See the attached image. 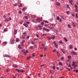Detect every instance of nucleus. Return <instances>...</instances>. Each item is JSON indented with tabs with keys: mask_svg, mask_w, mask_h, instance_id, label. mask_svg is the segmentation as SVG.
<instances>
[{
	"mask_svg": "<svg viewBox=\"0 0 78 78\" xmlns=\"http://www.w3.org/2000/svg\"><path fill=\"white\" fill-rule=\"evenodd\" d=\"M56 19L58 21H59L61 22H62V19L60 18H59V16H57L56 17Z\"/></svg>",
	"mask_w": 78,
	"mask_h": 78,
	"instance_id": "nucleus-1",
	"label": "nucleus"
},
{
	"mask_svg": "<svg viewBox=\"0 0 78 78\" xmlns=\"http://www.w3.org/2000/svg\"><path fill=\"white\" fill-rule=\"evenodd\" d=\"M53 44H54V45L55 46V47L56 48H58V44L56 43V42L54 41L53 42Z\"/></svg>",
	"mask_w": 78,
	"mask_h": 78,
	"instance_id": "nucleus-2",
	"label": "nucleus"
},
{
	"mask_svg": "<svg viewBox=\"0 0 78 78\" xmlns=\"http://www.w3.org/2000/svg\"><path fill=\"white\" fill-rule=\"evenodd\" d=\"M55 27V25L54 24H51L50 26V28L52 29L53 27Z\"/></svg>",
	"mask_w": 78,
	"mask_h": 78,
	"instance_id": "nucleus-3",
	"label": "nucleus"
},
{
	"mask_svg": "<svg viewBox=\"0 0 78 78\" xmlns=\"http://www.w3.org/2000/svg\"><path fill=\"white\" fill-rule=\"evenodd\" d=\"M43 31H49V29H47L45 27L43 28Z\"/></svg>",
	"mask_w": 78,
	"mask_h": 78,
	"instance_id": "nucleus-4",
	"label": "nucleus"
},
{
	"mask_svg": "<svg viewBox=\"0 0 78 78\" xmlns=\"http://www.w3.org/2000/svg\"><path fill=\"white\" fill-rule=\"evenodd\" d=\"M36 20L37 21H38L40 23L41 22V18L39 17H37V19H36Z\"/></svg>",
	"mask_w": 78,
	"mask_h": 78,
	"instance_id": "nucleus-5",
	"label": "nucleus"
},
{
	"mask_svg": "<svg viewBox=\"0 0 78 78\" xmlns=\"http://www.w3.org/2000/svg\"><path fill=\"white\" fill-rule=\"evenodd\" d=\"M71 53L73 55H75L76 56L77 55V53L75 51L72 52Z\"/></svg>",
	"mask_w": 78,
	"mask_h": 78,
	"instance_id": "nucleus-6",
	"label": "nucleus"
},
{
	"mask_svg": "<svg viewBox=\"0 0 78 78\" xmlns=\"http://www.w3.org/2000/svg\"><path fill=\"white\" fill-rule=\"evenodd\" d=\"M15 42V40L13 39V40H11V42L12 44H14V42Z\"/></svg>",
	"mask_w": 78,
	"mask_h": 78,
	"instance_id": "nucleus-7",
	"label": "nucleus"
},
{
	"mask_svg": "<svg viewBox=\"0 0 78 78\" xmlns=\"http://www.w3.org/2000/svg\"><path fill=\"white\" fill-rule=\"evenodd\" d=\"M17 30H15L14 31V34L15 35L17 34Z\"/></svg>",
	"mask_w": 78,
	"mask_h": 78,
	"instance_id": "nucleus-8",
	"label": "nucleus"
},
{
	"mask_svg": "<svg viewBox=\"0 0 78 78\" xmlns=\"http://www.w3.org/2000/svg\"><path fill=\"white\" fill-rule=\"evenodd\" d=\"M37 27H38L39 28L40 30H41L42 29V26L40 25H37Z\"/></svg>",
	"mask_w": 78,
	"mask_h": 78,
	"instance_id": "nucleus-9",
	"label": "nucleus"
},
{
	"mask_svg": "<svg viewBox=\"0 0 78 78\" xmlns=\"http://www.w3.org/2000/svg\"><path fill=\"white\" fill-rule=\"evenodd\" d=\"M4 57H6V58H9L10 57V56H9V55H3Z\"/></svg>",
	"mask_w": 78,
	"mask_h": 78,
	"instance_id": "nucleus-10",
	"label": "nucleus"
},
{
	"mask_svg": "<svg viewBox=\"0 0 78 78\" xmlns=\"http://www.w3.org/2000/svg\"><path fill=\"white\" fill-rule=\"evenodd\" d=\"M23 25H24L25 27H28V25L25 23H23Z\"/></svg>",
	"mask_w": 78,
	"mask_h": 78,
	"instance_id": "nucleus-11",
	"label": "nucleus"
},
{
	"mask_svg": "<svg viewBox=\"0 0 78 78\" xmlns=\"http://www.w3.org/2000/svg\"><path fill=\"white\" fill-rule=\"evenodd\" d=\"M61 51L62 52V53H64V54H66V51H63V49H61Z\"/></svg>",
	"mask_w": 78,
	"mask_h": 78,
	"instance_id": "nucleus-12",
	"label": "nucleus"
},
{
	"mask_svg": "<svg viewBox=\"0 0 78 78\" xmlns=\"http://www.w3.org/2000/svg\"><path fill=\"white\" fill-rule=\"evenodd\" d=\"M56 5H58V6H61V4H60V3L58 2H56Z\"/></svg>",
	"mask_w": 78,
	"mask_h": 78,
	"instance_id": "nucleus-13",
	"label": "nucleus"
},
{
	"mask_svg": "<svg viewBox=\"0 0 78 78\" xmlns=\"http://www.w3.org/2000/svg\"><path fill=\"white\" fill-rule=\"evenodd\" d=\"M15 70L16 71H17V72H19V73H20V70L19 69H15Z\"/></svg>",
	"mask_w": 78,
	"mask_h": 78,
	"instance_id": "nucleus-14",
	"label": "nucleus"
},
{
	"mask_svg": "<svg viewBox=\"0 0 78 78\" xmlns=\"http://www.w3.org/2000/svg\"><path fill=\"white\" fill-rule=\"evenodd\" d=\"M20 72L21 73H23V72H25V70H24L23 69L20 70Z\"/></svg>",
	"mask_w": 78,
	"mask_h": 78,
	"instance_id": "nucleus-15",
	"label": "nucleus"
},
{
	"mask_svg": "<svg viewBox=\"0 0 78 78\" xmlns=\"http://www.w3.org/2000/svg\"><path fill=\"white\" fill-rule=\"evenodd\" d=\"M23 20H21L20 21V24L22 25V24L23 23Z\"/></svg>",
	"mask_w": 78,
	"mask_h": 78,
	"instance_id": "nucleus-16",
	"label": "nucleus"
},
{
	"mask_svg": "<svg viewBox=\"0 0 78 78\" xmlns=\"http://www.w3.org/2000/svg\"><path fill=\"white\" fill-rule=\"evenodd\" d=\"M69 3L71 4V5H72V2L73 1L72 0H69Z\"/></svg>",
	"mask_w": 78,
	"mask_h": 78,
	"instance_id": "nucleus-17",
	"label": "nucleus"
},
{
	"mask_svg": "<svg viewBox=\"0 0 78 78\" xmlns=\"http://www.w3.org/2000/svg\"><path fill=\"white\" fill-rule=\"evenodd\" d=\"M75 8L76 9H78V5H75L74 6Z\"/></svg>",
	"mask_w": 78,
	"mask_h": 78,
	"instance_id": "nucleus-18",
	"label": "nucleus"
},
{
	"mask_svg": "<svg viewBox=\"0 0 78 78\" xmlns=\"http://www.w3.org/2000/svg\"><path fill=\"white\" fill-rule=\"evenodd\" d=\"M72 63L73 64H72V66H74V65L75 64V62L74 61H73L72 62Z\"/></svg>",
	"mask_w": 78,
	"mask_h": 78,
	"instance_id": "nucleus-19",
	"label": "nucleus"
},
{
	"mask_svg": "<svg viewBox=\"0 0 78 78\" xmlns=\"http://www.w3.org/2000/svg\"><path fill=\"white\" fill-rule=\"evenodd\" d=\"M8 44V42H7L6 41H5V42H3V44L4 45H5V44L6 45V44Z\"/></svg>",
	"mask_w": 78,
	"mask_h": 78,
	"instance_id": "nucleus-20",
	"label": "nucleus"
},
{
	"mask_svg": "<svg viewBox=\"0 0 78 78\" xmlns=\"http://www.w3.org/2000/svg\"><path fill=\"white\" fill-rule=\"evenodd\" d=\"M68 27H69V28L70 29L72 28V27H71V26H70V24H68Z\"/></svg>",
	"mask_w": 78,
	"mask_h": 78,
	"instance_id": "nucleus-21",
	"label": "nucleus"
},
{
	"mask_svg": "<svg viewBox=\"0 0 78 78\" xmlns=\"http://www.w3.org/2000/svg\"><path fill=\"white\" fill-rule=\"evenodd\" d=\"M68 59H70L72 58V56L70 55H69L68 57Z\"/></svg>",
	"mask_w": 78,
	"mask_h": 78,
	"instance_id": "nucleus-22",
	"label": "nucleus"
},
{
	"mask_svg": "<svg viewBox=\"0 0 78 78\" xmlns=\"http://www.w3.org/2000/svg\"><path fill=\"white\" fill-rule=\"evenodd\" d=\"M19 41V38H16V42H17Z\"/></svg>",
	"mask_w": 78,
	"mask_h": 78,
	"instance_id": "nucleus-23",
	"label": "nucleus"
},
{
	"mask_svg": "<svg viewBox=\"0 0 78 78\" xmlns=\"http://www.w3.org/2000/svg\"><path fill=\"white\" fill-rule=\"evenodd\" d=\"M13 67H15V68H16V67H17V66L16 65H13Z\"/></svg>",
	"mask_w": 78,
	"mask_h": 78,
	"instance_id": "nucleus-24",
	"label": "nucleus"
},
{
	"mask_svg": "<svg viewBox=\"0 0 78 78\" xmlns=\"http://www.w3.org/2000/svg\"><path fill=\"white\" fill-rule=\"evenodd\" d=\"M58 64H59V65H60L61 66H62V63L61 62L58 63Z\"/></svg>",
	"mask_w": 78,
	"mask_h": 78,
	"instance_id": "nucleus-25",
	"label": "nucleus"
},
{
	"mask_svg": "<svg viewBox=\"0 0 78 78\" xmlns=\"http://www.w3.org/2000/svg\"><path fill=\"white\" fill-rule=\"evenodd\" d=\"M55 35H53V37H51L52 39H55Z\"/></svg>",
	"mask_w": 78,
	"mask_h": 78,
	"instance_id": "nucleus-26",
	"label": "nucleus"
},
{
	"mask_svg": "<svg viewBox=\"0 0 78 78\" xmlns=\"http://www.w3.org/2000/svg\"><path fill=\"white\" fill-rule=\"evenodd\" d=\"M64 39L65 40V41H66V42H67L68 40L67 39H66V37H64Z\"/></svg>",
	"mask_w": 78,
	"mask_h": 78,
	"instance_id": "nucleus-27",
	"label": "nucleus"
},
{
	"mask_svg": "<svg viewBox=\"0 0 78 78\" xmlns=\"http://www.w3.org/2000/svg\"><path fill=\"white\" fill-rule=\"evenodd\" d=\"M26 24H28V25L30 24V23L29 22H28V21L26 22Z\"/></svg>",
	"mask_w": 78,
	"mask_h": 78,
	"instance_id": "nucleus-28",
	"label": "nucleus"
},
{
	"mask_svg": "<svg viewBox=\"0 0 78 78\" xmlns=\"http://www.w3.org/2000/svg\"><path fill=\"white\" fill-rule=\"evenodd\" d=\"M53 21V18H52L51 19H50V21L51 22H52V21Z\"/></svg>",
	"mask_w": 78,
	"mask_h": 78,
	"instance_id": "nucleus-29",
	"label": "nucleus"
},
{
	"mask_svg": "<svg viewBox=\"0 0 78 78\" xmlns=\"http://www.w3.org/2000/svg\"><path fill=\"white\" fill-rule=\"evenodd\" d=\"M47 36V34H43V35H42V36Z\"/></svg>",
	"mask_w": 78,
	"mask_h": 78,
	"instance_id": "nucleus-30",
	"label": "nucleus"
},
{
	"mask_svg": "<svg viewBox=\"0 0 78 78\" xmlns=\"http://www.w3.org/2000/svg\"><path fill=\"white\" fill-rule=\"evenodd\" d=\"M22 52H24V51H25V49H22L21 50Z\"/></svg>",
	"mask_w": 78,
	"mask_h": 78,
	"instance_id": "nucleus-31",
	"label": "nucleus"
},
{
	"mask_svg": "<svg viewBox=\"0 0 78 78\" xmlns=\"http://www.w3.org/2000/svg\"><path fill=\"white\" fill-rule=\"evenodd\" d=\"M76 18H77V19H78V14H77V13H76Z\"/></svg>",
	"mask_w": 78,
	"mask_h": 78,
	"instance_id": "nucleus-32",
	"label": "nucleus"
},
{
	"mask_svg": "<svg viewBox=\"0 0 78 78\" xmlns=\"http://www.w3.org/2000/svg\"><path fill=\"white\" fill-rule=\"evenodd\" d=\"M59 43L60 44H63V42L61 41H59Z\"/></svg>",
	"mask_w": 78,
	"mask_h": 78,
	"instance_id": "nucleus-33",
	"label": "nucleus"
},
{
	"mask_svg": "<svg viewBox=\"0 0 78 78\" xmlns=\"http://www.w3.org/2000/svg\"><path fill=\"white\" fill-rule=\"evenodd\" d=\"M24 18L26 19H28V16H24Z\"/></svg>",
	"mask_w": 78,
	"mask_h": 78,
	"instance_id": "nucleus-34",
	"label": "nucleus"
},
{
	"mask_svg": "<svg viewBox=\"0 0 78 78\" xmlns=\"http://www.w3.org/2000/svg\"><path fill=\"white\" fill-rule=\"evenodd\" d=\"M37 5H39V4H40V2L39 1H37Z\"/></svg>",
	"mask_w": 78,
	"mask_h": 78,
	"instance_id": "nucleus-35",
	"label": "nucleus"
},
{
	"mask_svg": "<svg viewBox=\"0 0 78 78\" xmlns=\"http://www.w3.org/2000/svg\"><path fill=\"white\" fill-rule=\"evenodd\" d=\"M25 9H26V8H23V9H22V11H25Z\"/></svg>",
	"mask_w": 78,
	"mask_h": 78,
	"instance_id": "nucleus-36",
	"label": "nucleus"
},
{
	"mask_svg": "<svg viewBox=\"0 0 78 78\" xmlns=\"http://www.w3.org/2000/svg\"><path fill=\"white\" fill-rule=\"evenodd\" d=\"M44 22H41V25H43L44 26Z\"/></svg>",
	"mask_w": 78,
	"mask_h": 78,
	"instance_id": "nucleus-37",
	"label": "nucleus"
},
{
	"mask_svg": "<svg viewBox=\"0 0 78 78\" xmlns=\"http://www.w3.org/2000/svg\"><path fill=\"white\" fill-rule=\"evenodd\" d=\"M36 34V36H37V37H39V35H38L37 34Z\"/></svg>",
	"mask_w": 78,
	"mask_h": 78,
	"instance_id": "nucleus-38",
	"label": "nucleus"
},
{
	"mask_svg": "<svg viewBox=\"0 0 78 78\" xmlns=\"http://www.w3.org/2000/svg\"><path fill=\"white\" fill-rule=\"evenodd\" d=\"M17 5V3H16L14 4V5H13V6H16V5Z\"/></svg>",
	"mask_w": 78,
	"mask_h": 78,
	"instance_id": "nucleus-39",
	"label": "nucleus"
},
{
	"mask_svg": "<svg viewBox=\"0 0 78 78\" xmlns=\"http://www.w3.org/2000/svg\"><path fill=\"white\" fill-rule=\"evenodd\" d=\"M69 47H70V49H72V48H73V47L70 45H69Z\"/></svg>",
	"mask_w": 78,
	"mask_h": 78,
	"instance_id": "nucleus-40",
	"label": "nucleus"
},
{
	"mask_svg": "<svg viewBox=\"0 0 78 78\" xmlns=\"http://www.w3.org/2000/svg\"><path fill=\"white\" fill-rule=\"evenodd\" d=\"M21 45L22 46V47H24V45L23 43H21Z\"/></svg>",
	"mask_w": 78,
	"mask_h": 78,
	"instance_id": "nucleus-41",
	"label": "nucleus"
},
{
	"mask_svg": "<svg viewBox=\"0 0 78 78\" xmlns=\"http://www.w3.org/2000/svg\"><path fill=\"white\" fill-rule=\"evenodd\" d=\"M75 72H76V73H78V70L76 69Z\"/></svg>",
	"mask_w": 78,
	"mask_h": 78,
	"instance_id": "nucleus-42",
	"label": "nucleus"
},
{
	"mask_svg": "<svg viewBox=\"0 0 78 78\" xmlns=\"http://www.w3.org/2000/svg\"><path fill=\"white\" fill-rule=\"evenodd\" d=\"M66 13H67V14H70V12L69 11H66Z\"/></svg>",
	"mask_w": 78,
	"mask_h": 78,
	"instance_id": "nucleus-43",
	"label": "nucleus"
},
{
	"mask_svg": "<svg viewBox=\"0 0 78 78\" xmlns=\"http://www.w3.org/2000/svg\"><path fill=\"white\" fill-rule=\"evenodd\" d=\"M40 66L41 67H42L43 66H44V64H43V65H41Z\"/></svg>",
	"mask_w": 78,
	"mask_h": 78,
	"instance_id": "nucleus-44",
	"label": "nucleus"
},
{
	"mask_svg": "<svg viewBox=\"0 0 78 78\" xmlns=\"http://www.w3.org/2000/svg\"><path fill=\"white\" fill-rule=\"evenodd\" d=\"M55 66H53V70H55Z\"/></svg>",
	"mask_w": 78,
	"mask_h": 78,
	"instance_id": "nucleus-45",
	"label": "nucleus"
},
{
	"mask_svg": "<svg viewBox=\"0 0 78 78\" xmlns=\"http://www.w3.org/2000/svg\"><path fill=\"white\" fill-rule=\"evenodd\" d=\"M20 7H22V3H20Z\"/></svg>",
	"mask_w": 78,
	"mask_h": 78,
	"instance_id": "nucleus-46",
	"label": "nucleus"
},
{
	"mask_svg": "<svg viewBox=\"0 0 78 78\" xmlns=\"http://www.w3.org/2000/svg\"><path fill=\"white\" fill-rule=\"evenodd\" d=\"M61 18H62V19L64 20V17H63V16H61Z\"/></svg>",
	"mask_w": 78,
	"mask_h": 78,
	"instance_id": "nucleus-47",
	"label": "nucleus"
},
{
	"mask_svg": "<svg viewBox=\"0 0 78 78\" xmlns=\"http://www.w3.org/2000/svg\"><path fill=\"white\" fill-rule=\"evenodd\" d=\"M38 75H39L38 77V78H40V76H41V75H40V73H38Z\"/></svg>",
	"mask_w": 78,
	"mask_h": 78,
	"instance_id": "nucleus-48",
	"label": "nucleus"
},
{
	"mask_svg": "<svg viewBox=\"0 0 78 78\" xmlns=\"http://www.w3.org/2000/svg\"><path fill=\"white\" fill-rule=\"evenodd\" d=\"M7 30V28H5L4 29V31H6Z\"/></svg>",
	"mask_w": 78,
	"mask_h": 78,
	"instance_id": "nucleus-49",
	"label": "nucleus"
},
{
	"mask_svg": "<svg viewBox=\"0 0 78 78\" xmlns=\"http://www.w3.org/2000/svg\"><path fill=\"white\" fill-rule=\"evenodd\" d=\"M32 56H33L34 57V56H35V55H34V54L33 53L32 54Z\"/></svg>",
	"mask_w": 78,
	"mask_h": 78,
	"instance_id": "nucleus-50",
	"label": "nucleus"
},
{
	"mask_svg": "<svg viewBox=\"0 0 78 78\" xmlns=\"http://www.w3.org/2000/svg\"><path fill=\"white\" fill-rule=\"evenodd\" d=\"M29 37H30V36H27V39H29Z\"/></svg>",
	"mask_w": 78,
	"mask_h": 78,
	"instance_id": "nucleus-51",
	"label": "nucleus"
},
{
	"mask_svg": "<svg viewBox=\"0 0 78 78\" xmlns=\"http://www.w3.org/2000/svg\"><path fill=\"white\" fill-rule=\"evenodd\" d=\"M18 47L19 48H21V47L20 46V45H18Z\"/></svg>",
	"mask_w": 78,
	"mask_h": 78,
	"instance_id": "nucleus-52",
	"label": "nucleus"
},
{
	"mask_svg": "<svg viewBox=\"0 0 78 78\" xmlns=\"http://www.w3.org/2000/svg\"><path fill=\"white\" fill-rule=\"evenodd\" d=\"M67 6L68 8L69 9H70V7L69 6V5H67Z\"/></svg>",
	"mask_w": 78,
	"mask_h": 78,
	"instance_id": "nucleus-53",
	"label": "nucleus"
},
{
	"mask_svg": "<svg viewBox=\"0 0 78 78\" xmlns=\"http://www.w3.org/2000/svg\"><path fill=\"white\" fill-rule=\"evenodd\" d=\"M31 44H33V45H34V42H33V41H31Z\"/></svg>",
	"mask_w": 78,
	"mask_h": 78,
	"instance_id": "nucleus-54",
	"label": "nucleus"
},
{
	"mask_svg": "<svg viewBox=\"0 0 78 78\" xmlns=\"http://www.w3.org/2000/svg\"><path fill=\"white\" fill-rule=\"evenodd\" d=\"M74 66H75V67H78V66L76 65H75V64H74Z\"/></svg>",
	"mask_w": 78,
	"mask_h": 78,
	"instance_id": "nucleus-55",
	"label": "nucleus"
},
{
	"mask_svg": "<svg viewBox=\"0 0 78 78\" xmlns=\"http://www.w3.org/2000/svg\"><path fill=\"white\" fill-rule=\"evenodd\" d=\"M27 28H28V30H30V27H28H28H27Z\"/></svg>",
	"mask_w": 78,
	"mask_h": 78,
	"instance_id": "nucleus-56",
	"label": "nucleus"
},
{
	"mask_svg": "<svg viewBox=\"0 0 78 78\" xmlns=\"http://www.w3.org/2000/svg\"><path fill=\"white\" fill-rule=\"evenodd\" d=\"M24 55H27V53H26V52H24Z\"/></svg>",
	"mask_w": 78,
	"mask_h": 78,
	"instance_id": "nucleus-57",
	"label": "nucleus"
},
{
	"mask_svg": "<svg viewBox=\"0 0 78 78\" xmlns=\"http://www.w3.org/2000/svg\"><path fill=\"white\" fill-rule=\"evenodd\" d=\"M30 49H33V46H31L30 47Z\"/></svg>",
	"mask_w": 78,
	"mask_h": 78,
	"instance_id": "nucleus-58",
	"label": "nucleus"
},
{
	"mask_svg": "<svg viewBox=\"0 0 78 78\" xmlns=\"http://www.w3.org/2000/svg\"><path fill=\"white\" fill-rule=\"evenodd\" d=\"M19 14H21L22 13V12L20 11H19Z\"/></svg>",
	"mask_w": 78,
	"mask_h": 78,
	"instance_id": "nucleus-59",
	"label": "nucleus"
},
{
	"mask_svg": "<svg viewBox=\"0 0 78 78\" xmlns=\"http://www.w3.org/2000/svg\"><path fill=\"white\" fill-rule=\"evenodd\" d=\"M22 39H25V37H24V36H23L22 37Z\"/></svg>",
	"mask_w": 78,
	"mask_h": 78,
	"instance_id": "nucleus-60",
	"label": "nucleus"
},
{
	"mask_svg": "<svg viewBox=\"0 0 78 78\" xmlns=\"http://www.w3.org/2000/svg\"><path fill=\"white\" fill-rule=\"evenodd\" d=\"M72 16H73V17H75V14H72Z\"/></svg>",
	"mask_w": 78,
	"mask_h": 78,
	"instance_id": "nucleus-61",
	"label": "nucleus"
},
{
	"mask_svg": "<svg viewBox=\"0 0 78 78\" xmlns=\"http://www.w3.org/2000/svg\"><path fill=\"white\" fill-rule=\"evenodd\" d=\"M56 49H55L53 50V52H56Z\"/></svg>",
	"mask_w": 78,
	"mask_h": 78,
	"instance_id": "nucleus-62",
	"label": "nucleus"
},
{
	"mask_svg": "<svg viewBox=\"0 0 78 78\" xmlns=\"http://www.w3.org/2000/svg\"><path fill=\"white\" fill-rule=\"evenodd\" d=\"M25 52H26V53H29L27 50H26Z\"/></svg>",
	"mask_w": 78,
	"mask_h": 78,
	"instance_id": "nucleus-63",
	"label": "nucleus"
},
{
	"mask_svg": "<svg viewBox=\"0 0 78 78\" xmlns=\"http://www.w3.org/2000/svg\"><path fill=\"white\" fill-rule=\"evenodd\" d=\"M36 29L37 30H39V29H38V28L37 27H36Z\"/></svg>",
	"mask_w": 78,
	"mask_h": 78,
	"instance_id": "nucleus-64",
	"label": "nucleus"
}]
</instances>
